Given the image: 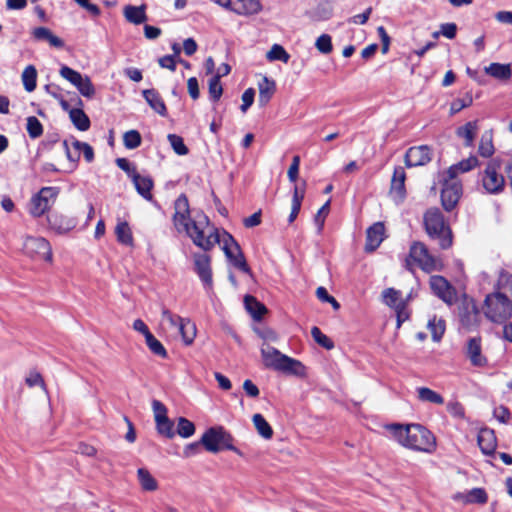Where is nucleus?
<instances>
[{
    "mask_svg": "<svg viewBox=\"0 0 512 512\" xmlns=\"http://www.w3.org/2000/svg\"><path fill=\"white\" fill-rule=\"evenodd\" d=\"M430 161L431 150L426 145L411 147L405 154V164L408 167L423 166Z\"/></svg>",
    "mask_w": 512,
    "mask_h": 512,
    "instance_id": "f3484780",
    "label": "nucleus"
},
{
    "mask_svg": "<svg viewBox=\"0 0 512 512\" xmlns=\"http://www.w3.org/2000/svg\"><path fill=\"white\" fill-rule=\"evenodd\" d=\"M477 440L478 445L484 454L490 455L494 453L497 446V439L493 430L489 428L481 429L478 433Z\"/></svg>",
    "mask_w": 512,
    "mask_h": 512,
    "instance_id": "4be33fe9",
    "label": "nucleus"
},
{
    "mask_svg": "<svg viewBox=\"0 0 512 512\" xmlns=\"http://www.w3.org/2000/svg\"><path fill=\"white\" fill-rule=\"evenodd\" d=\"M486 502L487 494L483 488H473L465 496V503L484 504Z\"/></svg>",
    "mask_w": 512,
    "mask_h": 512,
    "instance_id": "09e8293b",
    "label": "nucleus"
},
{
    "mask_svg": "<svg viewBox=\"0 0 512 512\" xmlns=\"http://www.w3.org/2000/svg\"><path fill=\"white\" fill-rule=\"evenodd\" d=\"M424 226L428 236L438 242L441 249L445 250L452 246L453 235L444 216L437 208H431L424 214Z\"/></svg>",
    "mask_w": 512,
    "mask_h": 512,
    "instance_id": "39448f33",
    "label": "nucleus"
},
{
    "mask_svg": "<svg viewBox=\"0 0 512 512\" xmlns=\"http://www.w3.org/2000/svg\"><path fill=\"white\" fill-rule=\"evenodd\" d=\"M223 93V88L220 80H217V77H211L209 80V96L210 98L217 102Z\"/></svg>",
    "mask_w": 512,
    "mask_h": 512,
    "instance_id": "6e6d98bb",
    "label": "nucleus"
},
{
    "mask_svg": "<svg viewBox=\"0 0 512 512\" xmlns=\"http://www.w3.org/2000/svg\"><path fill=\"white\" fill-rule=\"evenodd\" d=\"M261 357L266 368L295 376L305 374V366L299 360L282 354L278 349L268 344L262 345Z\"/></svg>",
    "mask_w": 512,
    "mask_h": 512,
    "instance_id": "7ed1b4c3",
    "label": "nucleus"
},
{
    "mask_svg": "<svg viewBox=\"0 0 512 512\" xmlns=\"http://www.w3.org/2000/svg\"><path fill=\"white\" fill-rule=\"evenodd\" d=\"M303 198H304V193L300 192L298 187L295 186L293 198H292L291 213L288 218L289 223H292L297 218L300 208H301Z\"/></svg>",
    "mask_w": 512,
    "mask_h": 512,
    "instance_id": "c03bdc74",
    "label": "nucleus"
},
{
    "mask_svg": "<svg viewBox=\"0 0 512 512\" xmlns=\"http://www.w3.org/2000/svg\"><path fill=\"white\" fill-rule=\"evenodd\" d=\"M315 47L319 52L329 54L333 50L331 36L328 34L320 35L315 42Z\"/></svg>",
    "mask_w": 512,
    "mask_h": 512,
    "instance_id": "5fc2aeb1",
    "label": "nucleus"
},
{
    "mask_svg": "<svg viewBox=\"0 0 512 512\" xmlns=\"http://www.w3.org/2000/svg\"><path fill=\"white\" fill-rule=\"evenodd\" d=\"M330 201H327L317 212L314 217L315 224L318 226V231L323 229L325 218L329 213Z\"/></svg>",
    "mask_w": 512,
    "mask_h": 512,
    "instance_id": "052dcab7",
    "label": "nucleus"
},
{
    "mask_svg": "<svg viewBox=\"0 0 512 512\" xmlns=\"http://www.w3.org/2000/svg\"><path fill=\"white\" fill-rule=\"evenodd\" d=\"M266 58L268 61H282L288 63L290 55L286 52L283 46L279 44L272 45L271 49L267 52Z\"/></svg>",
    "mask_w": 512,
    "mask_h": 512,
    "instance_id": "a19ab883",
    "label": "nucleus"
},
{
    "mask_svg": "<svg viewBox=\"0 0 512 512\" xmlns=\"http://www.w3.org/2000/svg\"><path fill=\"white\" fill-rule=\"evenodd\" d=\"M484 313L493 322L503 321L511 315L512 303L500 292L488 295L485 299Z\"/></svg>",
    "mask_w": 512,
    "mask_h": 512,
    "instance_id": "0eeeda50",
    "label": "nucleus"
},
{
    "mask_svg": "<svg viewBox=\"0 0 512 512\" xmlns=\"http://www.w3.org/2000/svg\"><path fill=\"white\" fill-rule=\"evenodd\" d=\"M417 396L418 399L422 402L432 403L441 405L444 403V398L437 393L436 391L428 388V387H419L417 388Z\"/></svg>",
    "mask_w": 512,
    "mask_h": 512,
    "instance_id": "e433bc0d",
    "label": "nucleus"
},
{
    "mask_svg": "<svg viewBox=\"0 0 512 512\" xmlns=\"http://www.w3.org/2000/svg\"><path fill=\"white\" fill-rule=\"evenodd\" d=\"M63 146L68 160L72 163V168H75L76 163L80 159L79 150H74V148L71 146V141L69 140H65L63 142Z\"/></svg>",
    "mask_w": 512,
    "mask_h": 512,
    "instance_id": "680f3d73",
    "label": "nucleus"
},
{
    "mask_svg": "<svg viewBox=\"0 0 512 512\" xmlns=\"http://www.w3.org/2000/svg\"><path fill=\"white\" fill-rule=\"evenodd\" d=\"M143 97L149 104V106L157 112L161 116L167 115L166 105L160 96V94L155 89H147L142 92Z\"/></svg>",
    "mask_w": 512,
    "mask_h": 512,
    "instance_id": "393cba45",
    "label": "nucleus"
},
{
    "mask_svg": "<svg viewBox=\"0 0 512 512\" xmlns=\"http://www.w3.org/2000/svg\"><path fill=\"white\" fill-rule=\"evenodd\" d=\"M174 208L173 221L176 229L185 231L197 247L208 252L220 244V232L205 214L199 213L194 219L190 217L189 203L185 195L182 194L176 199Z\"/></svg>",
    "mask_w": 512,
    "mask_h": 512,
    "instance_id": "f257e3e1",
    "label": "nucleus"
},
{
    "mask_svg": "<svg viewBox=\"0 0 512 512\" xmlns=\"http://www.w3.org/2000/svg\"><path fill=\"white\" fill-rule=\"evenodd\" d=\"M137 477L143 490L149 492L157 490L158 482L146 468H139L137 470Z\"/></svg>",
    "mask_w": 512,
    "mask_h": 512,
    "instance_id": "c9c22d12",
    "label": "nucleus"
},
{
    "mask_svg": "<svg viewBox=\"0 0 512 512\" xmlns=\"http://www.w3.org/2000/svg\"><path fill=\"white\" fill-rule=\"evenodd\" d=\"M300 166V157L298 155L294 156L292 159V163L288 169L287 175L291 182H295L298 178Z\"/></svg>",
    "mask_w": 512,
    "mask_h": 512,
    "instance_id": "338daca9",
    "label": "nucleus"
},
{
    "mask_svg": "<svg viewBox=\"0 0 512 512\" xmlns=\"http://www.w3.org/2000/svg\"><path fill=\"white\" fill-rule=\"evenodd\" d=\"M50 227L57 233L63 234L71 231L76 226V220L62 214L52 213L48 216Z\"/></svg>",
    "mask_w": 512,
    "mask_h": 512,
    "instance_id": "aec40b11",
    "label": "nucleus"
},
{
    "mask_svg": "<svg viewBox=\"0 0 512 512\" xmlns=\"http://www.w3.org/2000/svg\"><path fill=\"white\" fill-rule=\"evenodd\" d=\"M405 267L413 272L415 267L426 273L441 271L444 267L442 259L433 255L427 246L419 241L411 244L409 254L405 259Z\"/></svg>",
    "mask_w": 512,
    "mask_h": 512,
    "instance_id": "20e7f679",
    "label": "nucleus"
},
{
    "mask_svg": "<svg viewBox=\"0 0 512 512\" xmlns=\"http://www.w3.org/2000/svg\"><path fill=\"white\" fill-rule=\"evenodd\" d=\"M69 117L74 126L80 131H86L90 127V120L80 108H73L69 111Z\"/></svg>",
    "mask_w": 512,
    "mask_h": 512,
    "instance_id": "f704fd0d",
    "label": "nucleus"
},
{
    "mask_svg": "<svg viewBox=\"0 0 512 512\" xmlns=\"http://www.w3.org/2000/svg\"><path fill=\"white\" fill-rule=\"evenodd\" d=\"M485 72L495 79L502 81H507L512 76L510 64L491 63L489 66L485 67Z\"/></svg>",
    "mask_w": 512,
    "mask_h": 512,
    "instance_id": "c85d7f7f",
    "label": "nucleus"
},
{
    "mask_svg": "<svg viewBox=\"0 0 512 512\" xmlns=\"http://www.w3.org/2000/svg\"><path fill=\"white\" fill-rule=\"evenodd\" d=\"M233 437L222 426L211 427L202 435L200 443L211 453L227 449L239 455L241 452L233 444Z\"/></svg>",
    "mask_w": 512,
    "mask_h": 512,
    "instance_id": "423d86ee",
    "label": "nucleus"
},
{
    "mask_svg": "<svg viewBox=\"0 0 512 512\" xmlns=\"http://www.w3.org/2000/svg\"><path fill=\"white\" fill-rule=\"evenodd\" d=\"M253 424L258 434L264 439H271L273 436V429L266 419L259 413L254 414L252 417Z\"/></svg>",
    "mask_w": 512,
    "mask_h": 512,
    "instance_id": "4c0bfd02",
    "label": "nucleus"
},
{
    "mask_svg": "<svg viewBox=\"0 0 512 512\" xmlns=\"http://www.w3.org/2000/svg\"><path fill=\"white\" fill-rule=\"evenodd\" d=\"M220 243L223 244L222 249L229 261L244 273H250V268L246 263L239 244L229 233L226 231L220 233Z\"/></svg>",
    "mask_w": 512,
    "mask_h": 512,
    "instance_id": "9d476101",
    "label": "nucleus"
},
{
    "mask_svg": "<svg viewBox=\"0 0 512 512\" xmlns=\"http://www.w3.org/2000/svg\"><path fill=\"white\" fill-rule=\"evenodd\" d=\"M258 87V103L261 107H264L269 103L272 96L274 95L276 91V85L273 80H270L268 77H263L261 82H259Z\"/></svg>",
    "mask_w": 512,
    "mask_h": 512,
    "instance_id": "a878e982",
    "label": "nucleus"
},
{
    "mask_svg": "<svg viewBox=\"0 0 512 512\" xmlns=\"http://www.w3.org/2000/svg\"><path fill=\"white\" fill-rule=\"evenodd\" d=\"M145 341H146V345L148 346L149 350L153 354H155L161 358H167L168 354H167L165 347L162 345V343L158 339L155 338V336L152 333L145 338Z\"/></svg>",
    "mask_w": 512,
    "mask_h": 512,
    "instance_id": "79ce46f5",
    "label": "nucleus"
},
{
    "mask_svg": "<svg viewBox=\"0 0 512 512\" xmlns=\"http://www.w3.org/2000/svg\"><path fill=\"white\" fill-rule=\"evenodd\" d=\"M132 182L137 192L146 200H152L153 195L151 190L153 188V180L149 176H142L139 173L134 175Z\"/></svg>",
    "mask_w": 512,
    "mask_h": 512,
    "instance_id": "cd10ccee",
    "label": "nucleus"
},
{
    "mask_svg": "<svg viewBox=\"0 0 512 512\" xmlns=\"http://www.w3.org/2000/svg\"><path fill=\"white\" fill-rule=\"evenodd\" d=\"M116 164L121 170L127 173L131 180L134 178V175L138 174L136 166L129 162L126 158H117Z\"/></svg>",
    "mask_w": 512,
    "mask_h": 512,
    "instance_id": "13d9d810",
    "label": "nucleus"
},
{
    "mask_svg": "<svg viewBox=\"0 0 512 512\" xmlns=\"http://www.w3.org/2000/svg\"><path fill=\"white\" fill-rule=\"evenodd\" d=\"M472 104V97L467 96L464 99H455L450 106V114L454 115L460 112L462 109L469 107Z\"/></svg>",
    "mask_w": 512,
    "mask_h": 512,
    "instance_id": "bf43d9fd",
    "label": "nucleus"
},
{
    "mask_svg": "<svg viewBox=\"0 0 512 512\" xmlns=\"http://www.w3.org/2000/svg\"><path fill=\"white\" fill-rule=\"evenodd\" d=\"M175 332L181 335L185 345H191L196 336V327L195 324L190 321V319L183 318Z\"/></svg>",
    "mask_w": 512,
    "mask_h": 512,
    "instance_id": "2f4dec72",
    "label": "nucleus"
},
{
    "mask_svg": "<svg viewBox=\"0 0 512 512\" xmlns=\"http://www.w3.org/2000/svg\"><path fill=\"white\" fill-rule=\"evenodd\" d=\"M182 319H183L182 317H180L176 314H173L167 308H165V307L162 308L161 321H162L163 325H168L169 328L176 331V329H178L179 324L181 323Z\"/></svg>",
    "mask_w": 512,
    "mask_h": 512,
    "instance_id": "37998d69",
    "label": "nucleus"
},
{
    "mask_svg": "<svg viewBox=\"0 0 512 512\" xmlns=\"http://www.w3.org/2000/svg\"><path fill=\"white\" fill-rule=\"evenodd\" d=\"M467 356L474 366H484L487 362L486 358L481 354V339L470 338L467 343Z\"/></svg>",
    "mask_w": 512,
    "mask_h": 512,
    "instance_id": "5701e85b",
    "label": "nucleus"
},
{
    "mask_svg": "<svg viewBox=\"0 0 512 512\" xmlns=\"http://www.w3.org/2000/svg\"><path fill=\"white\" fill-rule=\"evenodd\" d=\"M478 129H479L478 120L469 121L465 125L457 128L456 135L459 138L464 139L465 147H472L474 144V140H475L476 134L478 132Z\"/></svg>",
    "mask_w": 512,
    "mask_h": 512,
    "instance_id": "b1692460",
    "label": "nucleus"
},
{
    "mask_svg": "<svg viewBox=\"0 0 512 512\" xmlns=\"http://www.w3.org/2000/svg\"><path fill=\"white\" fill-rule=\"evenodd\" d=\"M405 179L406 173L404 168L401 166L395 167L391 180L390 194L396 200L402 201L405 198Z\"/></svg>",
    "mask_w": 512,
    "mask_h": 512,
    "instance_id": "6ab92c4d",
    "label": "nucleus"
},
{
    "mask_svg": "<svg viewBox=\"0 0 512 512\" xmlns=\"http://www.w3.org/2000/svg\"><path fill=\"white\" fill-rule=\"evenodd\" d=\"M316 296L322 302H328L332 305L334 310H338L340 308V304L338 301L331 295H329L328 291L324 287H318L316 290Z\"/></svg>",
    "mask_w": 512,
    "mask_h": 512,
    "instance_id": "4d7b16f0",
    "label": "nucleus"
},
{
    "mask_svg": "<svg viewBox=\"0 0 512 512\" xmlns=\"http://www.w3.org/2000/svg\"><path fill=\"white\" fill-rule=\"evenodd\" d=\"M461 193V183L457 180V178H449L445 173L441 191V201L444 209L451 211L458 203Z\"/></svg>",
    "mask_w": 512,
    "mask_h": 512,
    "instance_id": "ddd939ff",
    "label": "nucleus"
},
{
    "mask_svg": "<svg viewBox=\"0 0 512 512\" xmlns=\"http://www.w3.org/2000/svg\"><path fill=\"white\" fill-rule=\"evenodd\" d=\"M194 270L203 285L207 289H212V269H211V257L207 253L197 252L193 254Z\"/></svg>",
    "mask_w": 512,
    "mask_h": 512,
    "instance_id": "2eb2a0df",
    "label": "nucleus"
},
{
    "mask_svg": "<svg viewBox=\"0 0 512 512\" xmlns=\"http://www.w3.org/2000/svg\"><path fill=\"white\" fill-rule=\"evenodd\" d=\"M500 169L501 160L495 158L488 162L484 170L482 184L484 189L490 194H498L504 189L505 179L499 172Z\"/></svg>",
    "mask_w": 512,
    "mask_h": 512,
    "instance_id": "1a4fd4ad",
    "label": "nucleus"
},
{
    "mask_svg": "<svg viewBox=\"0 0 512 512\" xmlns=\"http://www.w3.org/2000/svg\"><path fill=\"white\" fill-rule=\"evenodd\" d=\"M427 328L431 332L433 341L438 342L441 340L445 332V323L442 319H437L434 316L429 319Z\"/></svg>",
    "mask_w": 512,
    "mask_h": 512,
    "instance_id": "58836bf2",
    "label": "nucleus"
},
{
    "mask_svg": "<svg viewBox=\"0 0 512 512\" xmlns=\"http://www.w3.org/2000/svg\"><path fill=\"white\" fill-rule=\"evenodd\" d=\"M494 152L495 148L493 144V132L492 130L485 131L481 135L478 153L484 158H489L494 154Z\"/></svg>",
    "mask_w": 512,
    "mask_h": 512,
    "instance_id": "72a5a7b5",
    "label": "nucleus"
},
{
    "mask_svg": "<svg viewBox=\"0 0 512 512\" xmlns=\"http://www.w3.org/2000/svg\"><path fill=\"white\" fill-rule=\"evenodd\" d=\"M155 422H156L157 432L160 435L165 436L167 438L174 437V435H175V432L173 429L174 424L168 417L156 420Z\"/></svg>",
    "mask_w": 512,
    "mask_h": 512,
    "instance_id": "a18cd8bd",
    "label": "nucleus"
},
{
    "mask_svg": "<svg viewBox=\"0 0 512 512\" xmlns=\"http://www.w3.org/2000/svg\"><path fill=\"white\" fill-rule=\"evenodd\" d=\"M167 138H168V141H169L171 147L173 148V150L175 151L176 154H178V155L188 154L189 150H188L187 146L184 144L182 137H180L176 134H169Z\"/></svg>",
    "mask_w": 512,
    "mask_h": 512,
    "instance_id": "603ef678",
    "label": "nucleus"
},
{
    "mask_svg": "<svg viewBox=\"0 0 512 512\" xmlns=\"http://www.w3.org/2000/svg\"><path fill=\"white\" fill-rule=\"evenodd\" d=\"M26 129L29 136L33 139L40 137L43 133V126L35 116L27 118Z\"/></svg>",
    "mask_w": 512,
    "mask_h": 512,
    "instance_id": "8fccbe9b",
    "label": "nucleus"
},
{
    "mask_svg": "<svg viewBox=\"0 0 512 512\" xmlns=\"http://www.w3.org/2000/svg\"><path fill=\"white\" fill-rule=\"evenodd\" d=\"M245 308L255 321L262 320L267 313V308L259 302L254 296L246 295L244 298Z\"/></svg>",
    "mask_w": 512,
    "mask_h": 512,
    "instance_id": "bb28decb",
    "label": "nucleus"
},
{
    "mask_svg": "<svg viewBox=\"0 0 512 512\" xmlns=\"http://www.w3.org/2000/svg\"><path fill=\"white\" fill-rule=\"evenodd\" d=\"M395 440L402 446L421 452L431 453L436 446L433 434L420 424L399 425L387 427Z\"/></svg>",
    "mask_w": 512,
    "mask_h": 512,
    "instance_id": "f03ea898",
    "label": "nucleus"
},
{
    "mask_svg": "<svg viewBox=\"0 0 512 512\" xmlns=\"http://www.w3.org/2000/svg\"><path fill=\"white\" fill-rule=\"evenodd\" d=\"M311 335L315 342L318 343L320 346L326 349H332L334 347L332 340L328 336L323 334L322 331L317 326L312 327Z\"/></svg>",
    "mask_w": 512,
    "mask_h": 512,
    "instance_id": "864d4df0",
    "label": "nucleus"
},
{
    "mask_svg": "<svg viewBox=\"0 0 512 512\" xmlns=\"http://www.w3.org/2000/svg\"><path fill=\"white\" fill-rule=\"evenodd\" d=\"M37 71L34 66H27L22 73V81L24 88L28 92H32L36 88Z\"/></svg>",
    "mask_w": 512,
    "mask_h": 512,
    "instance_id": "ea45409f",
    "label": "nucleus"
},
{
    "mask_svg": "<svg viewBox=\"0 0 512 512\" xmlns=\"http://www.w3.org/2000/svg\"><path fill=\"white\" fill-rule=\"evenodd\" d=\"M71 146H72V148H74V150H79V154H81V152H82L85 160L88 163L93 161L94 151H93V148L88 143L81 142L77 139L72 138Z\"/></svg>",
    "mask_w": 512,
    "mask_h": 512,
    "instance_id": "49530a36",
    "label": "nucleus"
},
{
    "mask_svg": "<svg viewBox=\"0 0 512 512\" xmlns=\"http://www.w3.org/2000/svg\"><path fill=\"white\" fill-rule=\"evenodd\" d=\"M494 417L501 423H507L511 418V413L505 406H499L494 409Z\"/></svg>",
    "mask_w": 512,
    "mask_h": 512,
    "instance_id": "774afa93",
    "label": "nucleus"
},
{
    "mask_svg": "<svg viewBox=\"0 0 512 512\" xmlns=\"http://www.w3.org/2000/svg\"><path fill=\"white\" fill-rule=\"evenodd\" d=\"M410 296L407 298H402V294L399 290L394 288H387L382 291V300L383 302L391 307L397 317V328H400L401 325L407 321L410 317V311L408 309V302Z\"/></svg>",
    "mask_w": 512,
    "mask_h": 512,
    "instance_id": "6e6552de",
    "label": "nucleus"
},
{
    "mask_svg": "<svg viewBox=\"0 0 512 512\" xmlns=\"http://www.w3.org/2000/svg\"><path fill=\"white\" fill-rule=\"evenodd\" d=\"M117 241L126 246L133 245V235L129 224L126 221H119L115 227Z\"/></svg>",
    "mask_w": 512,
    "mask_h": 512,
    "instance_id": "473e14b6",
    "label": "nucleus"
},
{
    "mask_svg": "<svg viewBox=\"0 0 512 512\" xmlns=\"http://www.w3.org/2000/svg\"><path fill=\"white\" fill-rule=\"evenodd\" d=\"M262 10L259 0H233L232 12L240 16L258 14Z\"/></svg>",
    "mask_w": 512,
    "mask_h": 512,
    "instance_id": "412c9836",
    "label": "nucleus"
},
{
    "mask_svg": "<svg viewBox=\"0 0 512 512\" xmlns=\"http://www.w3.org/2000/svg\"><path fill=\"white\" fill-rule=\"evenodd\" d=\"M177 433L183 438H189L195 433V426L190 420L180 417L177 424Z\"/></svg>",
    "mask_w": 512,
    "mask_h": 512,
    "instance_id": "de8ad7c7",
    "label": "nucleus"
},
{
    "mask_svg": "<svg viewBox=\"0 0 512 512\" xmlns=\"http://www.w3.org/2000/svg\"><path fill=\"white\" fill-rule=\"evenodd\" d=\"M146 7L128 5L124 8V16L126 20L132 24L139 25L146 21L147 16L145 12Z\"/></svg>",
    "mask_w": 512,
    "mask_h": 512,
    "instance_id": "7c9ffc66",
    "label": "nucleus"
},
{
    "mask_svg": "<svg viewBox=\"0 0 512 512\" xmlns=\"http://www.w3.org/2000/svg\"><path fill=\"white\" fill-rule=\"evenodd\" d=\"M123 143L127 149H135L141 145V135L137 130H129L123 136Z\"/></svg>",
    "mask_w": 512,
    "mask_h": 512,
    "instance_id": "3c124183",
    "label": "nucleus"
},
{
    "mask_svg": "<svg viewBox=\"0 0 512 512\" xmlns=\"http://www.w3.org/2000/svg\"><path fill=\"white\" fill-rule=\"evenodd\" d=\"M429 284L433 293L445 303L451 304L454 302L455 289L443 276H431Z\"/></svg>",
    "mask_w": 512,
    "mask_h": 512,
    "instance_id": "dca6fc26",
    "label": "nucleus"
},
{
    "mask_svg": "<svg viewBox=\"0 0 512 512\" xmlns=\"http://www.w3.org/2000/svg\"><path fill=\"white\" fill-rule=\"evenodd\" d=\"M497 285L500 289H509L512 292V275L505 270H500Z\"/></svg>",
    "mask_w": 512,
    "mask_h": 512,
    "instance_id": "e2e57ef3",
    "label": "nucleus"
},
{
    "mask_svg": "<svg viewBox=\"0 0 512 512\" xmlns=\"http://www.w3.org/2000/svg\"><path fill=\"white\" fill-rule=\"evenodd\" d=\"M58 190L55 187H44L35 194L29 203V213L33 217H40L47 212L55 202Z\"/></svg>",
    "mask_w": 512,
    "mask_h": 512,
    "instance_id": "9b49d317",
    "label": "nucleus"
},
{
    "mask_svg": "<svg viewBox=\"0 0 512 512\" xmlns=\"http://www.w3.org/2000/svg\"><path fill=\"white\" fill-rule=\"evenodd\" d=\"M255 97V91L253 88H248L242 94V105L240 107L241 111L245 113L248 108L253 104Z\"/></svg>",
    "mask_w": 512,
    "mask_h": 512,
    "instance_id": "0e129e2a",
    "label": "nucleus"
},
{
    "mask_svg": "<svg viewBox=\"0 0 512 512\" xmlns=\"http://www.w3.org/2000/svg\"><path fill=\"white\" fill-rule=\"evenodd\" d=\"M478 165V159L476 156H470L465 160H462L456 165L451 166L447 171L446 175L449 178H457L459 173H464L472 170Z\"/></svg>",
    "mask_w": 512,
    "mask_h": 512,
    "instance_id": "c756f323",
    "label": "nucleus"
},
{
    "mask_svg": "<svg viewBox=\"0 0 512 512\" xmlns=\"http://www.w3.org/2000/svg\"><path fill=\"white\" fill-rule=\"evenodd\" d=\"M24 252L32 257L39 258L45 261L52 260V250L49 242L42 237H27L23 244Z\"/></svg>",
    "mask_w": 512,
    "mask_h": 512,
    "instance_id": "4468645a",
    "label": "nucleus"
},
{
    "mask_svg": "<svg viewBox=\"0 0 512 512\" xmlns=\"http://www.w3.org/2000/svg\"><path fill=\"white\" fill-rule=\"evenodd\" d=\"M59 74L75 86L82 96L92 98L95 95V87L87 75H82L66 65L60 68Z\"/></svg>",
    "mask_w": 512,
    "mask_h": 512,
    "instance_id": "f8f14e48",
    "label": "nucleus"
},
{
    "mask_svg": "<svg viewBox=\"0 0 512 512\" xmlns=\"http://www.w3.org/2000/svg\"><path fill=\"white\" fill-rule=\"evenodd\" d=\"M25 381H26V384L29 387H34L36 385H39V386L42 387L43 390L46 389V385L44 383V380H43L42 376L38 372L31 371L28 374V376L26 377Z\"/></svg>",
    "mask_w": 512,
    "mask_h": 512,
    "instance_id": "69168bd1",
    "label": "nucleus"
},
{
    "mask_svg": "<svg viewBox=\"0 0 512 512\" xmlns=\"http://www.w3.org/2000/svg\"><path fill=\"white\" fill-rule=\"evenodd\" d=\"M385 239V226L382 222H376L367 229L365 250L373 252Z\"/></svg>",
    "mask_w": 512,
    "mask_h": 512,
    "instance_id": "a211bd4d",
    "label": "nucleus"
}]
</instances>
